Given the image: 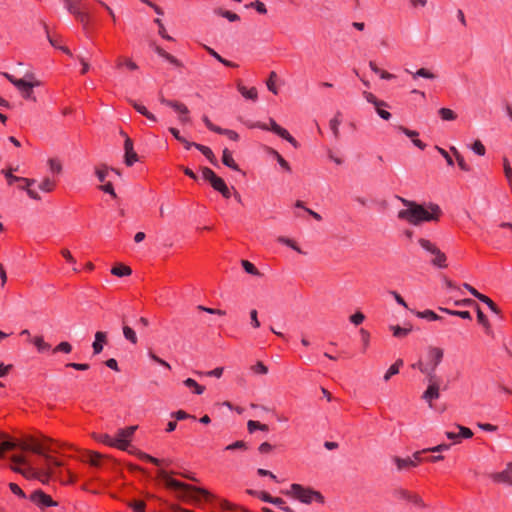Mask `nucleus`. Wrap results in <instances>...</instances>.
Segmentation results:
<instances>
[{
	"label": "nucleus",
	"instance_id": "obj_1",
	"mask_svg": "<svg viewBox=\"0 0 512 512\" xmlns=\"http://www.w3.org/2000/svg\"><path fill=\"white\" fill-rule=\"evenodd\" d=\"M396 198L406 207V209H402L398 212L397 217L415 226L423 222L438 221L442 213L440 207L434 203L426 205L405 199L401 196H396Z\"/></svg>",
	"mask_w": 512,
	"mask_h": 512
},
{
	"label": "nucleus",
	"instance_id": "obj_2",
	"mask_svg": "<svg viewBox=\"0 0 512 512\" xmlns=\"http://www.w3.org/2000/svg\"><path fill=\"white\" fill-rule=\"evenodd\" d=\"M158 476L167 488L179 492L181 494V499L184 501L198 504L202 500L209 501L213 497V495L204 488L196 487L174 479L166 470L160 469L158 471Z\"/></svg>",
	"mask_w": 512,
	"mask_h": 512
},
{
	"label": "nucleus",
	"instance_id": "obj_3",
	"mask_svg": "<svg viewBox=\"0 0 512 512\" xmlns=\"http://www.w3.org/2000/svg\"><path fill=\"white\" fill-rule=\"evenodd\" d=\"M30 449L33 453L37 454L41 459V473L45 477H49L55 473V469L62 467L63 461L51 456L47 453L46 448L42 444H34L30 446Z\"/></svg>",
	"mask_w": 512,
	"mask_h": 512
},
{
	"label": "nucleus",
	"instance_id": "obj_4",
	"mask_svg": "<svg viewBox=\"0 0 512 512\" xmlns=\"http://www.w3.org/2000/svg\"><path fill=\"white\" fill-rule=\"evenodd\" d=\"M420 247L425 253L430 256V264L436 268L444 269L448 266L447 256L442 252L435 243L425 238H419L417 240Z\"/></svg>",
	"mask_w": 512,
	"mask_h": 512
},
{
	"label": "nucleus",
	"instance_id": "obj_5",
	"mask_svg": "<svg viewBox=\"0 0 512 512\" xmlns=\"http://www.w3.org/2000/svg\"><path fill=\"white\" fill-rule=\"evenodd\" d=\"M428 361L425 364V368L423 369V374L426 375L428 381H434L435 379H440L436 375V368L441 363L444 351L439 347H429L427 351Z\"/></svg>",
	"mask_w": 512,
	"mask_h": 512
},
{
	"label": "nucleus",
	"instance_id": "obj_6",
	"mask_svg": "<svg viewBox=\"0 0 512 512\" xmlns=\"http://www.w3.org/2000/svg\"><path fill=\"white\" fill-rule=\"evenodd\" d=\"M290 493L295 498L306 504H310L312 501H316L321 504L324 503V497L320 492L310 488H305L300 484H292Z\"/></svg>",
	"mask_w": 512,
	"mask_h": 512
},
{
	"label": "nucleus",
	"instance_id": "obj_7",
	"mask_svg": "<svg viewBox=\"0 0 512 512\" xmlns=\"http://www.w3.org/2000/svg\"><path fill=\"white\" fill-rule=\"evenodd\" d=\"M136 428V426H129L119 429L114 437L115 447L124 451L128 450V447L130 446V438L133 436Z\"/></svg>",
	"mask_w": 512,
	"mask_h": 512
},
{
	"label": "nucleus",
	"instance_id": "obj_8",
	"mask_svg": "<svg viewBox=\"0 0 512 512\" xmlns=\"http://www.w3.org/2000/svg\"><path fill=\"white\" fill-rule=\"evenodd\" d=\"M12 463L15 464V466L12 467V470L20 473L24 476L28 475H34L36 474V471L32 466H30L27 462V459L22 455H13L11 457Z\"/></svg>",
	"mask_w": 512,
	"mask_h": 512
},
{
	"label": "nucleus",
	"instance_id": "obj_9",
	"mask_svg": "<svg viewBox=\"0 0 512 512\" xmlns=\"http://www.w3.org/2000/svg\"><path fill=\"white\" fill-rule=\"evenodd\" d=\"M159 100L163 105L171 107L180 114L179 120L181 123H187L189 121V109L187 108L186 105L178 101L166 99L163 96H161Z\"/></svg>",
	"mask_w": 512,
	"mask_h": 512
},
{
	"label": "nucleus",
	"instance_id": "obj_10",
	"mask_svg": "<svg viewBox=\"0 0 512 512\" xmlns=\"http://www.w3.org/2000/svg\"><path fill=\"white\" fill-rule=\"evenodd\" d=\"M428 383V387L424 391L422 399L432 407V402L440 397V379L428 381Z\"/></svg>",
	"mask_w": 512,
	"mask_h": 512
},
{
	"label": "nucleus",
	"instance_id": "obj_11",
	"mask_svg": "<svg viewBox=\"0 0 512 512\" xmlns=\"http://www.w3.org/2000/svg\"><path fill=\"white\" fill-rule=\"evenodd\" d=\"M202 177L204 180L210 183L214 190L218 192H220V190L226 186L225 181L221 177L217 176L215 172L208 167L202 168Z\"/></svg>",
	"mask_w": 512,
	"mask_h": 512
},
{
	"label": "nucleus",
	"instance_id": "obj_12",
	"mask_svg": "<svg viewBox=\"0 0 512 512\" xmlns=\"http://www.w3.org/2000/svg\"><path fill=\"white\" fill-rule=\"evenodd\" d=\"M30 500L40 508H48L57 505V503L51 498V496L44 493L42 490L34 491L30 495Z\"/></svg>",
	"mask_w": 512,
	"mask_h": 512
},
{
	"label": "nucleus",
	"instance_id": "obj_13",
	"mask_svg": "<svg viewBox=\"0 0 512 512\" xmlns=\"http://www.w3.org/2000/svg\"><path fill=\"white\" fill-rule=\"evenodd\" d=\"M38 85H39V82L32 83L25 79H19V81H17L15 83V87L19 90L22 97L24 99L33 100V101L36 100V98L34 96L33 88Z\"/></svg>",
	"mask_w": 512,
	"mask_h": 512
},
{
	"label": "nucleus",
	"instance_id": "obj_14",
	"mask_svg": "<svg viewBox=\"0 0 512 512\" xmlns=\"http://www.w3.org/2000/svg\"><path fill=\"white\" fill-rule=\"evenodd\" d=\"M124 162L128 167H131L138 161V155L134 151L133 141L131 138L126 136L124 141Z\"/></svg>",
	"mask_w": 512,
	"mask_h": 512
},
{
	"label": "nucleus",
	"instance_id": "obj_15",
	"mask_svg": "<svg viewBox=\"0 0 512 512\" xmlns=\"http://www.w3.org/2000/svg\"><path fill=\"white\" fill-rule=\"evenodd\" d=\"M494 482L505 483L512 486V462L507 464L505 470L491 475Z\"/></svg>",
	"mask_w": 512,
	"mask_h": 512
},
{
	"label": "nucleus",
	"instance_id": "obj_16",
	"mask_svg": "<svg viewBox=\"0 0 512 512\" xmlns=\"http://www.w3.org/2000/svg\"><path fill=\"white\" fill-rule=\"evenodd\" d=\"M475 309L477 312L478 323L483 326L484 331L488 336L494 337V332L487 316L482 312L478 304L475 306Z\"/></svg>",
	"mask_w": 512,
	"mask_h": 512
},
{
	"label": "nucleus",
	"instance_id": "obj_17",
	"mask_svg": "<svg viewBox=\"0 0 512 512\" xmlns=\"http://www.w3.org/2000/svg\"><path fill=\"white\" fill-rule=\"evenodd\" d=\"M107 342V334L102 331H97L95 333V340L92 343L93 354H100L103 350L104 344Z\"/></svg>",
	"mask_w": 512,
	"mask_h": 512
},
{
	"label": "nucleus",
	"instance_id": "obj_18",
	"mask_svg": "<svg viewBox=\"0 0 512 512\" xmlns=\"http://www.w3.org/2000/svg\"><path fill=\"white\" fill-rule=\"evenodd\" d=\"M222 163L230 169L241 172L244 175V172H242L239 165L234 161L232 153L228 148H225L222 152Z\"/></svg>",
	"mask_w": 512,
	"mask_h": 512
},
{
	"label": "nucleus",
	"instance_id": "obj_19",
	"mask_svg": "<svg viewBox=\"0 0 512 512\" xmlns=\"http://www.w3.org/2000/svg\"><path fill=\"white\" fill-rule=\"evenodd\" d=\"M393 461L396 464L398 470L409 469L417 466V462L414 461L411 457L401 458L396 456L394 457Z\"/></svg>",
	"mask_w": 512,
	"mask_h": 512
},
{
	"label": "nucleus",
	"instance_id": "obj_20",
	"mask_svg": "<svg viewBox=\"0 0 512 512\" xmlns=\"http://www.w3.org/2000/svg\"><path fill=\"white\" fill-rule=\"evenodd\" d=\"M239 93L246 99L256 101L258 99V91L255 87L247 88L242 84H238Z\"/></svg>",
	"mask_w": 512,
	"mask_h": 512
},
{
	"label": "nucleus",
	"instance_id": "obj_21",
	"mask_svg": "<svg viewBox=\"0 0 512 512\" xmlns=\"http://www.w3.org/2000/svg\"><path fill=\"white\" fill-rule=\"evenodd\" d=\"M196 149L200 151L213 166L219 167L218 161L209 147L199 144L196 145Z\"/></svg>",
	"mask_w": 512,
	"mask_h": 512
},
{
	"label": "nucleus",
	"instance_id": "obj_22",
	"mask_svg": "<svg viewBox=\"0 0 512 512\" xmlns=\"http://www.w3.org/2000/svg\"><path fill=\"white\" fill-rule=\"evenodd\" d=\"M363 96L364 98L366 99V101L370 104H373L375 106V108H380V107H389V105L383 101V100H379L373 93L371 92H367V91H364L363 92Z\"/></svg>",
	"mask_w": 512,
	"mask_h": 512
},
{
	"label": "nucleus",
	"instance_id": "obj_23",
	"mask_svg": "<svg viewBox=\"0 0 512 512\" xmlns=\"http://www.w3.org/2000/svg\"><path fill=\"white\" fill-rule=\"evenodd\" d=\"M214 13L218 16H221L223 18H226L230 22H236L240 20V17L238 14L225 10L223 8H215Z\"/></svg>",
	"mask_w": 512,
	"mask_h": 512
},
{
	"label": "nucleus",
	"instance_id": "obj_24",
	"mask_svg": "<svg viewBox=\"0 0 512 512\" xmlns=\"http://www.w3.org/2000/svg\"><path fill=\"white\" fill-rule=\"evenodd\" d=\"M111 273L117 277H123L128 276L132 273V270L130 267L123 265V264H117L112 267Z\"/></svg>",
	"mask_w": 512,
	"mask_h": 512
},
{
	"label": "nucleus",
	"instance_id": "obj_25",
	"mask_svg": "<svg viewBox=\"0 0 512 512\" xmlns=\"http://www.w3.org/2000/svg\"><path fill=\"white\" fill-rule=\"evenodd\" d=\"M252 127L259 128L262 130L272 131L273 133H276L278 131V129L280 128V125H278L274 119L270 118L269 125L262 123V122H256Z\"/></svg>",
	"mask_w": 512,
	"mask_h": 512
},
{
	"label": "nucleus",
	"instance_id": "obj_26",
	"mask_svg": "<svg viewBox=\"0 0 512 512\" xmlns=\"http://www.w3.org/2000/svg\"><path fill=\"white\" fill-rule=\"evenodd\" d=\"M439 310L444 313H447L449 315H452V316H457V317H460V318L466 319V320H472L471 313L466 310L465 311L452 310V309L443 308V307H440Z\"/></svg>",
	"mask_w": 512,
	"mask_h": 512
},
{
	"label": "nucleus",
	"instance_id": "obj_27",
	"mask_svg": "<svg viewBox=\"0 0 512 512\" xmlns=\"http://www.w3.org/2000/svg\"><path fill=\"white\" fill-rule=\"evenodd\" d=\"M16 443L11 439H3L0 442V459L4 458V454L8 451H12L16 448Z\"/></svg>",
	"mask_w": 512,
	"mask_h": 512
},
{
	"label": "nucleus",
	"instance_id": "obj_28",
	"mask_svg": "<svg viewBox=\"0 0 512 512\" xmlns=\"http://www.w3.org/2000/svg\"><path fill=\"white\" fill-rule=\"evenodd\" d=\"M405 71L407 73L412 74V77L414 79H417L418 77H422V78H426V79H431V80L436 78V75L434 73H432L431 71H429L428 69H426V68H420L415 73H412L408 69H406Z\"/></svg>",
	"mask_w": 512,
	"mask_h": 512
},
{
	"label": "nucleus",
	"instance_id": "obj_29",
	"mask_svg": "<svg viewBox=\"0 0 512 512\" xmlns=\"http://www.w3.org/2000/svg\"><path fill=\"white\" fill-rule=\"evenodd\" d=\"M184 385L190 389H193V393L197 394V395H201L204 390H205V387L198 384L194 379L192 378H187L186 380H184Z\"/></svg>",
	"mask_w": 512,
	"mask_h": 512
},
{
	"label": "nucleus",
	"instance_id": "obj_30",
	"mask_svg": "<svg viewBox=\"0 0 512 512\" xmlns=\"http://www.w3.org/2000/svg\"><path fill=\"white\" fill-rule=\"evenodd\" d=\"M403 365V360L398 359L394 364H392L387 372L384 375V380L388 381L392 376L399 373L400 367Z\"/></svg>",
	"mask_w": 512,
	"mask_h": 512
},
{
	"label": "nucleus",
	"instance_id": "obj_31",
	"mask_svg": "<svg viewBox=\"0 0 512 512\" xmlns=\"http://www.w3.org/2000/svg\"><path fill=\"white\" fill-rule=\"evenodd\" d=\"M275 134L278 135L279 137L285 139L286 141H288L295 148H297L299 146L296 139L294 137H292L290 135V133L285 128L280 126V128L278 129V131Z\"/></svg>",
	"mask_w": 512,
	"mask_h": 512
},
{
	"label": "nucleus",
	"instance_id": "obj_32",
	"mask_svg": "<svg viewBox=\"0 0 512 512\" xmlns=\"http://www.w3.org/2000/svg\"><path fill=\"white\" fill-rule=\"evenodd\" d=\"M416 316L418 318H422V319H427L429 321H438V320H441L442 318L436 314L434 311L432 310H424V311H418L416 313Z\"/></svg>",
	"mask_w": 512,
	"mask_h": 512
},
{
	"label": "nucleus",
	"instance_id": "obj_33",
	"mask_svg": "<svg viewBox=\"0 0 512 512\" xmlns=\"http://www.w3.org/2000/svg\"><path fill=\"white\" fill-rule=\"evenodd\" d=\"M340 115V112H338L329 122L330 129L336 139L339 138V126L341 124Z\"/></svg>",
	"mask_w": 512,
	"mask_h": 512
},
{
	"label": "nucleus",
	"instance_id": "obj_34",
	"mask_svg": "<svg viewBox=\"0 0 512 512\" xmlns=\"http://www.w3.org/2000/svg\"><path fill=\"white\" fill-rule=\"evenodd\" d=\"M247 428L250 433H253L256 430H261V431H266V432L269 430L268 425L262 424L259 421H255V420H249L247 423Z\"/></svg>",
	"mask_w": 512,
	"mask_h": 512
},
{
	"label": "nucleus",
	"instance_id": "obj_35",
	"mask_svg": "<svg viewBox=\"0 0 512 512\" xmlns=\"http://www.w3.org/2000/svg\"><path fill=\"white\" fill-rule=\"evenodd\" d=\"M65 7L69 11V13L75 14L81 10V1L80 0H65Z\"/></svg>",
	"mask_w": 512,
	"mask_h": 512
},
{
	"label": "nucleus",
	"instance_id": "obj_36",
	"mask_svg": "<svg viewBox=\"0 0 512 512\" xmlns=\"http://www.w3.org/2000/svg\"><path fill=\"white\" fill-rule=\"evenodd\" d=\"M33 343L39 352H46L51 348V345L45 342L42 336L35 337Z\"/></svg>",
	"mask_w": 512,
	"mask_h": 512
},
{
	"label": "nucleus",
	"instance_id": "obj_37",
	"mask_svg": "<svg viewBox=\"0 0 512 512\" xmlns=\"http://www.w3.org/2000/svg\"><path fill=\"white\" fill-rule=\"evenodd\" d=\"M478 300L485 303L493 313L497 315L501 313L499 307L488 296L482 294Z\"/></svg>",
	"mask_w": 512,
	"mask_h": 512
},
{
	"label": "nucleus",
	"instance_id": "obj_38",
	"mask_svg": "<svg viewBox=\"0 0 512 512\" xmlns=\"http://www.w3.org/2000/svg\"><path fill=\"white\" fill-rule=\"evenodd\" d=\"M438 114L445 121H453L457 118L456 113L449 108H440Z\"/></svg>",
	"mask_w": 512,
	"mask_h": 512
},
{
	"label": "nucleus",
	"instance_id": "obj_39",
	"mask_svg": "<svg viewBox=\"0 0 512 512\" xmlns=\"http://www.w3.org/2000/svg\"><path fill=\"white\" fill-rule=\"evenodd\" d=\"M123 334L126 340L130 341L133 344L137 343V335L136 332L129 326H123Z\"/></svg>",
	"mask_w": 512,
	"mask_h": 512
},
{
	"label": "nucleus",
	"instance_id": "obj_40",
	"mask_svg": "<svg viewBox=\"0 0 512 512\" xmlns=\"http://www.w3.org/2000/svg\"><path fill=\"white\" fill-rule=\"evenodd\" d=\"M247 449H248V446H247L246 442H244L242 440L235 441V442L227 445L224 448L225 451L247 450Z\"/></svg>",
	"mask_w": 512,
	"mask_h": 512
},
{
	"label": "nucleus",
	"instance_id": "obj_41",
	"mask_svg": "<svg viewBox=\"0 0 512 512\" xmlns=\"http://www.w3.org/2000/svg\"><path fill=\"white\" fill-rule=\"evenodd\" d=\"M76 19L83 25V27L86 29L89 25L90 16L89 13L86 11L79 10L75 14Z\"/></svg>",
	"mask_w": 512,
	"mask_h": 512
},
{
	"label": "nucleus",
	"instance_id": "obj_42",
	"mask_svg": "<svg viewBox=\"0 0 512 512\" xmlns=\"http://www.w3.org/2000/svg\"><path fill=\"white\" fill-rule=\"evenodd\" d=\"M241 263H242V267L246 273L251 274V275H260L259 270L250 261L242 260Z\"/></svg>",
	"mask_w": 512,
	"mask_h": 512
},
{
	"label": "nucleus",
	"instance_id": "obj_43",
	"mask_svg": "<svg viewBox=\"0 0 512 512\" xmlns=\"http://www.w3.org/2000/svg\"><path fill=\"white\" fill-rule=\"evenodd\" d=\"M55 188V182L50 180L49 178L43 179V181L39 184V189L43 192H51Z\"/></svg>",
	"mask_w": 512,
	"mask_h": 512
},
{
	"label": "nucleus",
	"instance_id": "obj_44",
	"mask_svg": "<svg viewBox=\"0 0 512 512\" xmlns=\"http://www.w3.org/2000/svg\"><path fill=\"white\" fill-rule=\"evenodd\" d=\"M246 7L254 8L259 14L267 13L265 4L263 2H261L260 0H255V1L251 2L250 4L246 5Z\"/></svg>",
	"mask_w": 512,
	"mask_h": 512
},
{
	"label": "nucleus",
	"instance_id": "obj_45",
	"mask_svg": "<svg viewBox=\"0 0 512 512\" xmlns=\"http://www.w3.org/2000/svg\"><path fill=\"white\" fill-rule=\"evenodd\" d=\"M72 351V345L69 342L63 341L60 342L54 349L53 352H63V353H70Z\"/></svg>",
	"mask_w": 512,
	"mask_h": 512
},
{
	"label": "nucleus",
	"instance_id": "obj_46",
	"mask_svg": "<svg viewBox=\"0 0 512 512\" xmlns=\"http://www.w3.org/2000/svg\"><path fill=\"white\" fill-rule=\"evenodd\" d=\"M276 77H277V74L274 71H272L270 73L269 79L266 82L268 90L271 91L275 95L278 94V90H277L276 85H275V78Z\"/></svg>",
	"mask_w": 512,
	"mask_h": 512
},
{
	"label": "nucleus",
	"instance_id": "obj_47",
	"mask_svg": "<svg viewBox=\"0 0 512 512\" xmlns=\"http://www.w3.org/2000/svg\"><path fill=\"white\" fill-rule=\"evenodd\" d=\"M471 149L473 152L479 156H484L486 153L485 146L482 144L480 140L474 141V143L471 146Z\"/></svg>",
	"mask_w": 512,
	"mask_h": 512
},
{
	"label": "nucleus",
	"instance_id": "obj_48",
	"mask_svg": "<svg viewBox=\"0 0 512 512\" xmlns=\"http://www.w3.org/2000/svg\"><path fill=\"white\" fill-rule=\"evenodd\" d=\"M48 164H49V168H50L51 172L56 173V174L61 173L62 164L58 159H54V158L49 159Z\"/></svg>",
	"mask_w": 512,
	"mask_h": 512
},
{
	"label": "nucleus",
	"instance_id": "obj_49",
	"mask_svg": "<svg viewBox=\"0 0 512 512\" xmlns=\"http://www.w3.org/2000/svg\"><path fill=\"white\" fill-rule=\"evenodd\" d=\"M410 494H411V492L409 490L402 489V488L396 489L393 492V495L395 498L405 500V501H409Z\"/></svg>",
	"mask_w": 512,
	"mask_h": 512
},
{
	"label": "nucleus",
	"instance_id": "obj_50",
	"mask_svg": "<svg viewBox=\"0 0 512 512\" xmlns=\"http://www.w3.org/2000/svg\"><path fill=\"white\" fill-rule=\"evenodd\" d=\"M391 329L393 330V335L398 338L407 336L411 331V328H402L400 326H392Z\"/></svg>",
	"mask_w": 512,
	"mask_h": 512
},
{
	"label": "nucleus",
	"instance_id": "obj_51",
	"mask_svg": "<svg viewBox=\"0 0 512 512\" xmlns=\"http://www.w3.org/2000/svg\"><path fill=\"white\" fill-rule=\"evenodd\" d=\"M217 134L225 135L232 141H237L239 139L238 133L235 132L234 130H230V129H225V128L220 127Z\"/></svg>",
	"mask_w": 512,
	"mask_h": 512
},
{
	"label": "nucleus",
	"instance_id": "obj_52",
	"mask_svg": "<svg viewBox=\"0 0 512 512\" xmlns=\"http://www.w3.org/2000/svg\"><path fill=\"white\" fill-rule=\"evenodd\" d=\"M138 457L140 460L142 461H147V462H150L152 464H155V465H160L161 464V460L158 459V458H155L147 453H144V452H139L138 454Z\"/></svg>",
	"mask_w": 512,
	"mask_h": 512
},
{
	"label": "nucleus",
	"instance_id": "obj_53",
	"mask_svg": "<svg viewBox=\"0 0 512 512\" xmlns=\"http://www.w3.org/2000/svg\"><path fill=\"white\" fill-rule=\"evenodd\" d=\"M154 22L158 25V28H159L158 33H159V35L163 39H166L168 41H172L173 38L166 33V29H165L164 24L162 23V21L157 18V19L154 20Z\"/></svg>",
	"mask_w": 512,
	"mask_h": 512
},
{
	"label": "nucleus",
	"instance_id": "obj_54",
	"mask_svg": "<svg viewBox=\"0 0 512 512\" xmlns=\"http://www.w3.org/2000/svg\"><path fill=\"white\" fill-rule=\"evenodd\" d=\"M454 305L458 306V307H461V306H463V307H475L477 305V303L473 299L465 298V299L454 301Z\"/></svg>",
	"mask_w": 512,
	"mask_h": 512
},
{
	"label": "nucleus",
	"instance_id": "obj_55",
	"mask_svg": "<svg viewBox=\"0 0 512 512\" xmlns=\"http://www.w3.org/2000/svg\"><path fill=\"white\" fill-rule=\"evenodd\" d=\"M252 370L254 373L256 374H267L268 373V368L266 365H264L263 362L261 361H258L255 365L252 366Z\"/></svg>",
	"mask_w": 512,
	"mask_h": 512
},
{
	"label": "nucleus",
	"instance_id": "obj_56",
	"mask_svg": "<svg viewBox=\"0 0 512 512\" xmlns=\"http://www.w3.org/2000/svg\"><path fill=\"white\" fill-rule=\"evenodd\" d=\"M129 103H130V104L133 106V108H134L138 113H140L141 115L145 116V115L149 114V111L147 110V108H146L144 105H142V104L138 103L137 101H135V100H129Z\"/></svg>",
	"mask_w": 512,
	"mask_h": 512
},
{
	"label": "nucleus",
	"instance_id": "obj_57",
	"mask_svg": "<svg viewBox=\"0 0 512 512\" xmlns=\"http://www.w3.org/2000/svg\"><path fill=\"white\" fill-rule=\"evenodd\" d=\"M172 417H174L176 420H185V419H195V416H192L190 414H188L187 412L183 411V410H178L176 412H173L171 414Z\"/></svg>",
	"mask_w": 512,
	"mask_h": 512
},
{
	"label": "nucleus",
	"instance_id": "obj_58",
	"mask_svg": "<svg viewBox=\"0 0 512 512\" xmlns=\"http://www.w3.org/2000/svg\"><path fill=\"white\" fill-rule=\"evenodd\" d=\"M364 319L365 315L360 311H357L350 316L351 323H353L356 326L360 325L364 321Z\"/></svg>",
	"mask_w": 512,
	"mask_h": 512
},
{
	"label": "nucleus",
	"instance_id": "obj_59",
	"mask_svg": "<svg viewBox=\"0 0 512 512\" xmlns=\"http://www.w3.org/2000/svg\"><path fill=\"white\" fill-rule=\"evenodd\" d=\"M457 428L459 429L460 438L469 439L473 436V432L470 428L461 425H457Z\"/></svg>",
	"mask_w": 512,
	"mask_h": 512
},
{
	"label": "nucleus",
	"instance_id": "obj_60",
	"mask_svg": "<svg viewBox=\"0 0 512 512\" xmlns=\"http://www.w3.org/2000/svg\"><path fill=\"white\" fill-rule=\"evenodd\" d=\"M408 502H410V503H412L415 506H418L420 508L425 507V504H424L422 498L418 494H416V493H412L411 492Z\"/></svg>",
	"mask_w": 512,
	"mask_h": 512
},
{
	"label": "nucleus",
	"instance_id": "obj_61",
	"mask_svg": "<svg viewBox=\"0 0 512 512\" xmlns=\"http://www.w3.org/2000/svg\"><path fill=\"white\" fill-rule=\"evenodd\" d=\"M66 367L73 368L78 371H86L90 368L89 364H87V363H75V362L67 363Z\"/></svg>",
	"mask_w": 512,
	"mask_h": 512
},
{
	"label": "nucleus",
	"instance_id": "obj_62",
	"mask_svg": "<svg viewBox=\"0 0 512 512\" xmlns=\"http://www.w3.org/2000/svg\"><path fill=\"white\" fill-rule=\"evenodd\" d=\"M149 357L156 363H158L159 365L167 368V369H171V366L168 362H166L165 360L159 358L156 354H154L152 351H149Z\"/></svg>",
	"mask_w": 512,
	"mask_h": 512
},
{
	"label": "nucleus",
	"instance_id": "obj_63",
	"mask_svg": "<svg viewBox=\"0 0 512 512\" xmlns=\"http://www.w3.org/2000/svg\"><path fill=\"white\" fill-rule=\"evenodd\" d=\"M435 148L443 156V158L446 160L447 165L454 166V161H453L452 157L450 156V154L445 149H443V148H441L439 146H436Z\"/></svg>",
	"mask_w": 512,
	"mask_h": 512
},
{
	"label": "nucleus",
	"instance_id": "obj_64",
	"mask_svg": "<svg viewBox=\"0 0 512 512\" xmlns=\"http://www.w3.org/2000/svg\"><path fill=\"white\" fill-rule=\"evenodd\" d=\"M100 189L103 192L110 194L113 198L117 197L113 184L111 182L104 183L103 185L100 186Z\"/></svg>",
	"mask_w": 512,
	"mask_h": 512
}]
</instances>
